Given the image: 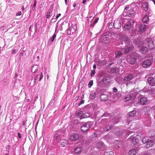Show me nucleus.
Returning <instances> with one entry per match:
<instances>
[{
	"label": "nucleus",
	"instance_id": "1",
	"mask_svg": "<svg viewBox=\"0 0 155 155\" xmlns=\"http://www.w3.org/2000/svg\"><path fill=\"white\" fill-rule=\"evenodd\" d=\"M125 20L127 21V23L125 24L124 27V30L126 31H128L129 30H130L131 29L132 27L133 26V24H131L130 21H128L127 19Z\"/></svg>",
	"mask_w": 155,
	"mask_h": 155
},
{
	"label": "nucleus",
	"instance_id": "2",
	"mask_svg": "<svg viewBox=\"0 0 155 155\" xmlns=\"http://www.w3.org/2000/svg\"><path fill=\"white\" fill-rule=\"evenodd\" d=\"M90 127L89 123H86L84 124L81 127V130L84 132H85L88 130Z\"/></svg>",
	"mask_w": 155,
	"mask_h": 155
},
{
	"label": "nucleus",
	"instance_id": "3",
	"mask_svg": "<svg viewBox=\"0 0 155 155\" xmlns=\"http://www.w3.org/2000/svg\"><path fill=\"white\" fill-rule=\"evenodd\" d=\"M109 39V36L105 35L101 37V41L103 43L106 44L108 42Z\"/></svg>",
	"mask_w": 155,
	"mask_h": 155
},
{
	"label": "nucleus",
	"instance_id": "4",
	"mask_svg": "<svg viewBox=\"0 0 155 155\" xmlns=\"http://www.w3.org/2000/svg\"><path fill=\"white\" fill-rule=\"evenodd\" d=\"M151 61L149 59L145 60L142 64V66L144 68H147L151 65Z\"/></svg>",
	"mask_w": 155,
	"mask_h": 155
},
{
	"label": "nucleus",
	"instance_id": "5",
	"mask_svg": "<svg viewBox=\"0 0 155 155\" xmlns=\"http://www.w3.org/2000/svg\"><path fill=\"white\" fill-rule=\"evenodd\" d=\"M79 138V136L78 134L76 133L73 134L70 136V139L72 141H76Z\"/></svg>",
	"mask_w": 155,
	"mask_h": 155
},
{
	"label": "nucleus",
	"instance_id": "6",
	"mask_svg": "<svg viewBox=\"0 0 155 155\" xmlns=\"http://www.w3.org/2000/svg\"><path fill=\"white\" fill-rule=\"evenodd\" d=\"M140 103L142 105H145L148 104V101L145 97H143L140 99Z\"/></svg>",
	"mask_w": 155,
	"mask_h": 155
},
{
	"label": "nucleus",
	"instance_id": "7",
	"mask_svg": "<svg viewBox=\"0 0 155 155\" xmlns=\"http://www.w3.org/2000/svg\"><path fill=\"white\" fill-rule=\"evenodd\" d=\"M114 26L117 29H119L121 27V24L120 21L117 19L115 21L114 23Z\"/></svg>",
	"mask_w": 155,
	"mask_h": 155
},
{
	"label": "nucleus",
	"instance_id": "8",
	"mask_svg": "<svg viewBox=\"0 0 155 155\" xmlns=\"http://www.w3.org/2000/svg\"><path fill=\"white\" fill-rule=\"evenodd\" d=\"M108 99V96L105 94H102L100 96V100L101 101L105 102Z\"/></svg>",
	"mask_w": 155,
	"mask_h": 155
},
{
	"label": "nucleus",
	"instance_id": "9",
	"mask_svg": "<svg viewBox=\"0 0 155 155\" xmlns=\"http://www.w3.org/2000/svg\"><path fill=\"white\" fill-rule=\"evenodd\" d=\"M110 78L107 77H105L101 81V83H103L104 84L107 85L110 83Z\"/></svg>",
	"mask_w": 155,
	"mask_h": 155
},
{
	"label": "nucleus",
	"instance_id": "10",
	"mask_svg": "<svg viewBox=\"0 0 155 155\" xmlns=\"http://www.w3.org/2000/svg\"><path fill=\"white\" fill-rule=\"evenodd\" d=\"M43 77V75L42 73H41L40 74H38L35 77L34 79V81L35 83L36 82L37 80L39 78V81H40Z\"/></svg>",
	"mask_w": 155,
	"mask_h": 155
},
{
	"label": "nucleus",
	"instance_id": "11",
	"mask_svg": "<svg viewBox=\"0 0 155 155\" xmlns=\"http://www.w3.org/2000/svg\"><path fill=\"white\" fill-rule=\"evenodd\" d=\"M148 82L150 85H153L155 84V79L153 77H150L147 80Z\"/></svg>",
	"mask_w": 155,
	"mask_h": 155
},
{
	"label": "nucleus",
	"instance_id": "12",
	"mask_svg": "<svg viewBox=\"0 0 155 155\" xmlns=\"http://www.w3.org/2000/svg\"><path fill=\"white\" fill-rule=\"evenodd\" d=\"M146 41L148 42L147 44L149 48L150 49H152L153 48L154 46L152 41L149 39H147L146 40Z\"/></svg>",
	"mask_w": 155,
	"mask_h": 155
},
{
	"label": "nucleus",
	"instance_id": "13",
	"mask_svg": "<svg viewBox=\"0 0 155 155\" xmlns=\"http://www.w3.org/2000/svg\"><path fill=\"white\" fill-rule=\"evenodd\" d=\"M130 49L131 48L130 47V44H129L127 46L126 48L121 49V51L122 52L126 54L130 50Z\"/></svg>",
	"mask_w": 155,
	"mask_h": 155
},
{
	"label": "nucleus",
	"instance_id": "14",
	"mask_svg": "<svg viewBox=\"0 0 155 155\" xmlns=\"http://www.w3.org/2000/svg\"><path fill=\"white\" fill-rule=\"evenodd\" d=\"M147 25H146L142 24L140 25L139 26V31L141 32L145 31L147 29Z\"/></svg>",
	"mask_w": 155,
	"mask_h": 155
},
{
	"label": "nucleus",
	"instance_id": "15",
	"mask_svg": "<svg viewBox=\"0 0 155 155\" xmlns=\"http://www.w3.org/2000/svg\"><path fill=\"white\" fill-rule=\"evenodd\" d=\"M61 131H58L56 132L55 133L54 139L55 140H57V139H59L60 138L61 135Z\"/></svg>",
	"mask_w": 155,
	"mask_h": 155
},
{
	"label": "nucleus",
	"instance_id": "16",
	"mask_svg": "<svg viewBox=\"0 0 155 155\" xmlns=\"http://www.w3.org/2000/svg\"><path fill=\"white\" fill-rule=\"evenodd\" d=\"M68 144V141L65 140H61L60 141V145L62 147L66 146Z\"/></svg>",
	"mask_w": 155,
	"mask_h": 155
},
{
	"label": "nucleus",
	"instance_id": "17",
	"mask_svg": "<svg viewBox=\"0 0 155 155\" xmlns=\"http://www.w3.org/2000/svg\"><path fill=\"white\" fill-rule=\"evenodd\" d=\"M133 77V75L132 74H130L126 76L124 78V80L125 81H128L131 80Z\"/></svg>",
	"mask_w": 155,
	"mask_h": 155
},
{
	"label": "nucleus",
	"instance_id": "18",
	"mask_svg": "<svg viewBox=\"0 0 155 155\" xmlns=\"http://www.w3.org/2000/svg\"><path fill=\"white\" fill-rule=\"evenodd\" d=\"M104 147V145L102 142H99L96 145V147L97 148L101 149Z\"/></svg>",
	"mask_w": 155,
	"mask_h": 155
},
{
	"label": "nucleus",
	"instance_id": "19",
	"mask_svg": "<svg viewBox=\"0 0 155 155\" xmlns=\"http://www.w3.org/2000/svg\"><path fill=\"white\" fill-rule=\"evenodd\" d=\"M77 29V25L76 24H75L74 26H71L69 29L70 31H71L72 33L75 32Z\"/></svg>",
	"mask_w": 155,
	"mask_h": 155
},
{
	"label": "nucleus",
	"instance_id": "20",
	"mask_svg": "<svg viewBox=\"0 0 155 155\" xmlns=\"http://www.w3.org/2000/svg\"><path fill=\"white\" fill-rule=\"evenodd\" d=\"M83 112L80 110H78L76 112V117L80 119L82 118Z\"/></svg>",
	"mask_w": 155,
	"mask_h": 155
},
{
	"label": "nucleus",
	"instance_id": "21",
	"mask_svg": "<svg viewBox=\"0 0 155 155\" xmlns=\"http://www.w3.org/2000/svg\"><path fill=\"white\" fill-rule=\"evenodd\" d=\"M142 7L143 9L145 11L148 10V3L146 2H143L142 4Z\"/></svg>",
	"mask_w": 155,
	"mask_h": 155
},
{
	"label": "nucleus",
	"instance_id": "22",
	"mask_svg": "<svg viewBox=\"0 0 155 155\" xmlns=\"http://www.w3.org/2000/svg\"><path fill=\"white\" fill-rule=\"evenodd\" d=\"M130 139H132V142L134 144H136L139 141L138 139L136 137H131Z\"/></svg>",
	"mask_w": 155,
	"mask_h": 155
},
{
	"label": "nucleus",
	"instance_id": "23",
	"mask_svg": "<svg viewBox=\"0 0 155 155\" xmlns=\"http://www.w3.org/2000/svg\"><path fill=\"white\" fill-rule=\"evenodd\" d=\"M38 66L37 65H35L33 66L31 68V71L33 73H35L38 70Z\"/></svg>",
	"mask_w": 155,
	"mask_h": 155
},
{
	"label": "nucleus",
	"instance_id": "24",
	"mask_svg": "<svg viewBox=\"0 0 155 155\" xmlns=\"http://www.w3.org/2000/svg\"><path fill=\"white\" fill-rule=\"evenodd\" d=\"M81 151V148L80 147H78L74 149V152L76 153L80 154Z\"/></svg>",
	"mask_w": 155,
	"mask_h": 155
},
{
	"label": "nucleus",
	"instance_id": "25",
	"mask_svg": "<svg viewBox=\"0 0 155 155\" xmlns=\"http://www.w3.org/2000/svg\"><path fill=\"white\" fill-rule=\"evenodd\" d=\"M153 142L151 140L148 141L146 145V147L147 148H149V147H151L153 144Z\"/></svg>",
	"mask_w": 155,
	"mask_h": 155
},
{
	"label": "nucleus",
	"instance_id": "26",
	"mask_svg": "<svg viewBox=\"0 0 155 155\" xmlns=\"http://www.w3.org/2000/svg\"><path fill=\"white\" fill-rule=\"evenodd\" d=\"M140 51L143 53H146L148 51V48L146 47L143 46L140 49Z\"/></svg>",
	"mask_w": 155,
	"mask_h": 155
},
{
	"label": "nucleus",
	"instance_id": "27",
	"mask_svg": "<svg viewBox=\"0 0 155 155\" xmlns=\"http://www.w3.org/2000/svg\"><path fill=\"white\" fill-rule=\"evenodd\" d=\"M142 21L145 23H147L149 21V17L147 15H145L143 17Z\"/></svg>",
	"mask_w": 155,
	"mask_h": 155
},
{
	"label": "nucleus",
	"instance_id": "28",
	"mask_svg": "<svg viewBox=\"0 0 155 155\" xmlns=\"http://www.w3.org/2000/svg\"><path fill=\"white\" fill-rule=\"evenodd\" d=\"M136 151L134 149L130 150L129 152V155H136Z\"/></svg>",
	"mask_w": 155,
	"mask_h": 155
},
{
	"label": "nucleus",
	"instance_id": "29",
	"mask_svg": "<svg viewBox=\"0 0 155 155\" xmlns=\"http://www.w3.org/2000/svg\"><path fill=\"white\" fill-rule=\"evenodd\" d=\"M131 98V97L130 95H127L124 98V101H129Z\"/></svg>",
	"mask_w": 155,
	"mask_h": 155
},
{
	"label": "nucleus",
	"instance_id": "30",
	"mask_svg": "<svg viewBox=\"0 0 155 155\" xmlns=\"http://www.w3.org/2000/svg\"><path fill=\"white\" fill-rule=\"evenodd\" d=\"M128 61L131 64H134L135 63L136 60L134 58H132L128 60Z\"/></svg>",
	"mask_w": 155,
	"mask_h": 155
},
{
	"label": "nucleus",
	"instance_id": "31",
	"mask_svg": "<svg viewBox=\"0 0 155 155\" xmlns=\"http://www.w3.org/2000/svg\"><path fill=\"white\" fill-rule=\"evenodd\" d=\"M122 54V52L120 51H118L115 53V57L119 58H120V56Z\"/></svg>",
	"mask_w": 155,
	"mask_h": 155
},
{
	"label": "nucleus",
	"instance_id": "32",
	"mask_svg": "<svg viewBox=\"0 0 155 155\" xmlns=\"http://www.w3.org/2000/svg\"><path fill=\"white\" fill-rule=\"evenodd\" d=\"M96 93H92L90 94L89 96V98L90 99H94L96 97Z\"/></svg>",
	"mask_w": 155,
	"mask_h": 155
},
{
	"label": "nucleus",
	"instance_id": "33",
	"mask_svg": "<svg viewBox=\"0 0 155 155\" xmlns=\"http://www.w3.org/2000/svg\"><path fill=\"white\" fill-rule=\"evenodd\" d=\"M136 112L135 110H133L129 113V115L130 117H133L136 114Z\"/></svg>",
	"mask_w": 155,
	"mask_h": 155
},
{
	"label": "nucleus",
	"instance_id": "34",
	"mask_svg": "<svg viewBox=\"0 0 155 155\" xmlns=\"http://www.w3.org/2000/svg\"><path fill=\"white\" fill-rule=\"evenodd\" d=\"M89 116L90 114L88 113H85L84 114L83 113L82 118L88 117Z\"/></svg>",
	"mask_w": 155,
	"mask_h": 155
},
{
	"label": "nucleus",
	"instance_id": "35",
	"mask_svg": "<svg viewBox=\"0 0 155 155\" xmlns=\"http://www.w3.org/2000/svg\"><path fill=\"white\" fill-rule=\"evenodd\" d=\"M142 142L143 143H147V142L148 141V140L147 139V137H144L143 138V139L142 140Z\"/></svg>",
	"mask_w": 155,
	"mask_h": 155
},
{
	"label": "nucleus",
	"instance_id": "36",
	"mask_svg": "<svg viewBox=\"0 0 155 155\" xmlns=\"http://www.w3.org/2000/svg\"><path fill=\"white\" fill-rule=\"evenodd\" d=\"M111 128V126L110 125L108 126L105 128L104 129V131H107L110 130Z\"/></svg>",
	"mask_w": 155,
	"mask_h": 155
},
{
	"label": "nucleus",
	"instance_id": "37",
	"mask_svg": "<svg viewBox=\"0 0 155 155\" xmlns=\"http://www.w3.org/2000/svg\"><path fill=\"white\" fill-rule=\"evenodd\" d=\"M56 37V35L54 34L50 39V41L53 42Z\"/></svg>",
	"mask_w": 155,
	"mask_h": 155
},
{
	"label": "nucleus",
	"instance_id": "38",
	"mask_svg": "<svg viewBox=\"0 0 155 155\" xmlns=\"http://www.w3.org/2000/svg\"><path fill=\"white\" fill-rule=\"evenodd\" d=\"M105 155H114V154L112 151L107 152L105 154Z\"/></svg>",
	"mask_w": 155,
	"mask_h": 155
},
{
	"label": "nucleus",
	"instance_id": "39",
	"mask_svg": "<svg viewBox=\"0 0 155 155\" xmlns=\"http://www.w3.org/2000/svg\"><path fill=\"white\" fill-rule=\"evenodd\" d=\"M93 81L91 80L89 82L88 84V87H91V86L93 85Z\"/></svg>",
	"mask_w": 155,
	"mask_h": 155
},
{
	"label": "nucleus",
	"instance_id": "40",
	"mask_svg": "<svg viewBox=\"0 0 155 155\" xmlns=\"http://www.w3.org/2000/svg\"><path fill=\"white\" fill-rule=\"evenodd\" d=\"M11 147L9 146L8 145L6 147V151H7L8 152H9V150L10 148Z\"/></svg>",
	"mask_w": 155,
	"mask_h": 155
},
{
	"label": "nucleus",
	"instance_id": "41",
	"mask_svg": "<svg viewBox=\"0 0 155 155\" xmlns=\"http://www.w3.org/2000/svg\"><path fill=\"white\" fill-rule=\"evenodd\" d=\"M51 12V11H49L48 12H47V15H46V17L47 18H49L50 16V14Z\"/></svg>",
	"mask_w": 155,
	"mask_h": 155
},
{
	"label": "nucleus",
	"instance_id": "42",
	"mask_svg": "<svg viewBox=\"0 0 155 155\" xmlns=\"http://www.w3.org/2000/svg\"><path fill=\"white\" fill-rule=\"evenodd\" d=\"M149 107H146L145 108H144L143 109V110L144 111V112H145L146 111H147L148 110H149Z\"/></svg>",
	"mask_w": 155,
	"mask_h": 155
},
{
	"label": "nucleus",
	"instance_id": "43",
	"mask_svg": "<svg viewBox=\"0 0 155 155\" xmlns=\"http://www.w3.org/2000/svg\"><path fill=\"white\" fill-rule=\"evenodd\" d=\"M84 100H82L80 102V103H79V104H78V105L79 106H80V105H81L84 104Z\"/></svg>",
	"mask_w": 155,
	"mask_h": 155
},
{
	"label": "nucleus",
	"instance_id": "44",
	"mask_svg": "<svg viewBox=\"0 0 155 155\" xmlns=\"http://www.w3.org/2000/svg\"><path fill=\"white\" fill-rule=\"evenodd\" d=\"M21 14V11L18 12L16 13V15H20Z\"/></svg>",
	"mask_w": 155,
	"mask_h": 155
},
{
	"label": "nucleus",
	"instance_id": "45",
	"mask_svg": "<svg viewBox=\"0 0 155 155\" xmlns=\"http://www.w3.org/2000/svg\"><path fill=\"white\" fill-rule=\"evenodd\" d=\"M95 71L94 70H92L91 71V76H92L94 75L95 74Z\"/></svg>",
	"mask_w": 155,
	"mask_h": 155
},
{
	"label": "nucleus",
	"instance_id": "46",
	"mask_svg": "<svg viewBox=\"0 0 155 155\" xmlns=\"http://www.w3.org/2000/svg\"><path fill=\"white\" fill-rule=\"evenodd\" d=\"M113 91L114 92H116L117 91V90L116 88L114 87L113 88Z\"/></svg>",
	"mask_w": 155,
	"mask_h": 155
},
{
	"label": "nucleus",
	"instance_id": "47",
	"mask_svg": "<svg viewBox=\"0 0 155 155\" xmlns=\"http://www.w3.org/2000/svg\"><path fill=\"white\" fill-rule=\"evenodd\" d=\"M72 32L71 31H70V30L69 28L68 30L67 31V33L68 35H70L71 34V33Z\"/></svg>",
	"mask_w": 155,
	"mask_h": 155
},
{
	"label": "nucleus",
	"instance_id": "48",
	"mask_svg": "<svg viewBox=\"0 0 155 155\" xmlns=\"http://www.w3.org/2000/svg\"><path fill=\"white\" fill-rule=\"evenodd\" d=\"M98 18H96L95 21H94V23H97V22H98Z\"/></svg>",
	"mask_w": 155,
	"mask_h": 155
},
{
	"label": "nucleus",
	"instance_id": "49",
	"mask_svg": "<svg viewBox=\"0 0 155 155\" xmlns=\"http://www.w3.org/2000/svg\"><path fill=\"white\" fill-rule=\"evenodd\" d=\"M36 0H35L34 1V4L33 5V7H35L36 5Z\"/></svg>",
	"mask_w": 155,
	"mask_h": 155
},
{
	"label": "nucleus",
	"instance_id": "50",
	"mask_svg": "<svg viewBox=\"0 0 155 155\" xmlns=\"http://www.w3.org/2000/svg\"><path fill=\"white\" fill-rule=\"evenodd\" d=\"M61 15V14L60 13H59L58 14V15L56 17V19H57Z\"/></svg>",
	"mask_w": 155,
	"mask_h": 155
},
{
	"label": "nucleus",
	"instance_id": "51",
	"mask_svg": "<svg viewBox=\"0 0 155 155\" xmlns=\"http://www.w3.org/2000/svg\"><path fill=\"white\" fill-rule=\"evenodd\" d=\"M16 50H13L12 51V54H15L16 53Z\"/></svg>",
	"mask_w": 155,
	"mask_h": 155
},
{
	"label": "nucleus",
	"instance_id": "52",
	"mask_svg": "<svg viewBox=\"0 0 155 155\" xmlns=\"http://www.w3.org/2000/svg\"><path fill=\"white\" fill-rule=\"evenodd\" d=\"M18 136L20 138L21 137V134L19 133H18Z\"/></svg>",
	"mask_w": 155,
	"mask_h": 155
},
{
	"label": "nucleus",
	"instance_id": "53",
	"mask_svg": "<svg viewBox=\"0 0 155 155\" xmlns=\"http://www.w3.org/2000/svg\"><path fill=\"white\" fill-rule=\"evenodd\" d=\"M93 68L94 69H95L96 68V65L95 64H94V65H93Z\"/></svg>",
	"mask_w": 155,
	"mask_h": 155
},
{
	"label": "nucleus",
	"instance_id": "54",
	"mask_svg": "<svg viewBox=\"0 0 155 155\" xmlns=\"http://www.w3.org/2000/svg\"><path fill=\"white\" fill-rule=\"evenodd\" d=\"M19 55L20 56H23V53L22 52H21Z\"/></svg>",
	"mask_w": 155,
	"mask_h": 155
},
{
	"label": "nucleus",
	"instance_id": "55",
	"mask_svg": "<svg viewBox=\"0 0 155 155\" xmlns=\"http://www.w3.org/2000/svg\"><path fill=\"white\" fill-rule=\"evenodd\" d=\"M26 123V122L25 121H24L23 122V124H22V125H25V124Z\"/></svg>",
	"mask_w": 155,
	"mask_h": 155
},
{
	"label": "nucleus",
	"instance_id": "56",
	"mask_svg": "<svg viewBox=\"0 0 155 155\" xmlns=\"http://www.w3.org/2000/svg\"><path fill=\"white\" fill-rule=\"evenodd\" d=\"M122 38H122V41H124L125 42V40H124V38H126L125 36H124Z\"/></svg>",
	"mask_w": 155,
	"mask_h": 155
},
{
	"label": "nucleus",
	"instance_id": "57",
	"mask_svg": "<svg viewBox=\"0 0 155 155\" xmlns=\"http://www.w3.org/2000/svg\"><path fill=\"white\" fill-rule=\"evenodd\" d=\"M35 7L33 6L31 8V10L34 11V10H35Z\"/></svg>",
	"mask_w": 155,
	"mask_h": 155
},
{
	"label": "nucleus",
	"instance_id": "58",
	"mask_svg": "<svg viewBox=\"0 0 155 155\" xmlns=\"http://www.w3.org/2000/svg\"><path fill=\"white\" fill-rule=\"evenodd\" d=\"M86 1H87V0H83V4H84L85 3V2H86Z\"/></svg>",
	"mask_w": 155,
	"mask_h": 155
},
{
	"label": "nucleus",
	"instance_id": "59",
	"mask_svg": "<svg viewBox=\"0 0 155 155\" xmlns=\"http://www.w3.org/2000/svg\"><path fill=\"white\" fill-rule=\"evenodd\" d=\"M143 155H150V154L148 153H144Z\"/></svg>",
	"mask_w": 155,
	"mask_h": 155
},
{
	"label": "nucleus",
	"instance_id": "60",
	"mask_svg": "<svg viewBox=\"0 0 155 155\" xmlns=\"http://www.w3.org/2000/svg\"><path fill=\"white\" fill-rule=\"evenodd\" d=\"M76 6V4L75 3H74L73 5V6L74 7H75Z\"/></svg>",
	"mask_w": 155,
	"mask_h": 155
},
{
	"label": "nucleus",
	"instance_id": "61",
	"mask_svg": "<svg viewBox=\"0 0 155 155\" xmlns=\"http://www.w3.org/2000/svg\"><path fill=\"white\" fill-rule=\"evenodd\" d=\"M67 0H64V1H65V3L66 5H67Z\"/></svg>",
	"mask_w": 155,
	"mask_h": 155
},
{
	"label": "nucleus",
	"instance_id": "62",
	"mask_svg": "<svg viewBox=\"0 0 155 155\" xmlns=\"http://www.w3.org/2000/svg\"><path fill=\"white\" fill-rule=\"evenodd\" d=\"M152 2H153L154 3V5H155V0H152Z\"/></svg>",
	"mask_w": 155,
	"mask_h": 155
},
{
	"label": "nucleus",
	"instance_id": "63",
	"mask_svg": "<svg viewBox=\"0 0 155 155\" xmlns=\"http://www.w3.org/2000/svg\"><path fill=\"white\" fill-rule=\"evenodd\" d=\"M111 71H112V72H114V71L113 70V69H111Z\"/></svg>",
	"mask_w": 155,
	"mask_h": 155
},
{
	"label": "nucleus",
	"instance_id": "64",
	"mask_svg": "<svg viewBox=\"0 0 155 155\" xmlns=\"http://www.w3.org/2000/svg\"><path fill=\"white\" fill-rule=\"evenodd\" d=\"M8 155V153H6V154H5V155Z\"/></svg>",
	"mask_w": 155,
	"mask_h": 155
}]
</instances>
